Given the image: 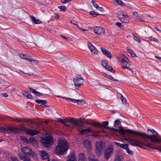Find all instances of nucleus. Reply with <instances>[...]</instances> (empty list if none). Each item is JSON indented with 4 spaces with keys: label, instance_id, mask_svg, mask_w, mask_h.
<instances>
[{
    "label": "nucleus",
    "instance_id": "obj_1",
    "mask_svg": "<svg viewBox=\"0 0 161 161\" xmlns=\"http://www.w3.org/2000/svg\"><path fill=\"white\" fill-rule=\"evenodd\" d=\"M112 130L114 131L119 132L122 136H123L127 133L129 134L138 136L143 138L144 141L142 142L140 140L125 137L124 138L125 140L133 146H138L142 147L143 145L148 146V140H147V139L150 140L152 142L158 143H159L160 142L161 143V138H160V136L158 133L153 129H148V130L151 131L152 133H155V134L154 135H150L132 130L129 129H124L122 126H120L118 128H113ZM156 149L161 152V145L159 147L156 148Z\"/></svg>",
    "mask_w": 161,
    "mask_h": 161
},
{
    "label": "nucleus",
    "instance_id": "obj_2",
    "mask_svg": "<svg viewBox=\"0 0 161 161\" xmlns=\"http://www.w3.org/2000/svg\"><path fill=\"white\" fill-rule=\"evenodd\" d=\"M69 145L64 139H59L58 141V145L56 147L55 152L58 155H64L66 154L69 149Z\"/></svg>",
    "mask_w": 161,
    "mask_h": 161
},
{
    "label": "nucleus",
    "instance_id": "obj_3",
    "mask_svg": "<svg viewBox=\"0 0 161 161\" xmlns=\"http://www.w3.org/2000/svg\"><path fill=\"white\" fill-rule=\"evenodd\" d=\"M104 148L105 146L103 142L101 141L97 142L95 145L96 154L98 157H100L102 154Z\"/></svg>",
    "mask_w": 161,
    "mask_h": 161
},
{
    "label": "nucleus",
    "instance_id": "obj_4",
    "mask_svg": "<svg viewBox=\"0 0 161 161\" xmlns=\"http://www.w3.org/2000/svg\"><path fill=\"white\" fill-rule=\"evenodd\" d=\"M119 59L121 62L122 65L121 67L123 69H127L130 71H131V69L129 68L130 64L129 62V60L125 56H122Z\"/></svg>",
    "mask_w": 161,
    "mask_h": 161
},
{
    "label": "nucleus",
    "instance_id": "obj_5",
    "mask_svg": "<svg viewBox=\"0 0 161 161\" xmlns=\"http://www.w3.org/2000/svg\"><path fill=\"white\" fill-rule=\"evenodd\" d=\"M41 142L45 147H48L52 145L53 141L51 136L47 135L45 137L42 138Z\"/></svg>",
    "mask_w": 161,
    "mask_h": 161
},
{
    "label": "nucleus",
    "instance_id": "obj_6",
    "mask_svg": "<svg viewBox=\"0 0 161 161\" xmlns=\"http://www.w3.org/2000/svg\"><path fill=\"white\" fill-rule=\"evenodd\" d=\"M22 152L26 155H28L30 157L35 158L36 155L35 153L28 147H23L21 148Z\"/></svg>",
    "mask_w": 161,
    "mask_h": 161
},
{
    "label": "nucleus",
    "instance_id": "obj_7",
    "mask_svg": "<svg viewBox=\"0 0 161 161\" xmlns=\"http://www.w3.org/2000/svg\"><path fill=\"white\" fill-rule=\"evenodd\" d=\"M113 151V148L109 147L107 148L104 153V158L108 160L112 156Z\"/></svg>",
    "mask_w": 161,
    "mask_h": 161
},
{
    "label": "nucleus",
    "instance_id": "obj_8",
    "mask_svg": "<svg viewBox=\"0 0 161 161\" xmlns=\"http://www.w3.org/2000/svg\"><path fill=\"white\" fill-rule=\"evenodd\" d=\"M66 101H70L73 103H76L78 105H82L85 103V101L84 100H75L70 98L63 97Z\"/></svg>",
    "mask_w": 161,
    "mask_h": 161
},
{
    "label": "nucleus",
    "instance_id": "obj_9",
    "mask_svg": "<svg viewBox=\"0 0 161 161\" xmlns=\"http://www.w3.org/2000/svg\"><path fill=\"white\" fill-rule=\"evenodd\" d=\"M39 153L41 158L43 160H47V161H50L49 159V155L47 152L44 150H39Z\"/></svg>",
    "mask_w": 161,
    "mask_h": 161
},
{
    "label": "nucleus",
    "instance_id": "obj_10",
    "mask_svg": "<svg viewBox=\"0 0 161 161\" xmlns=\"http://www.w3.org/2000/svg\"><path fill=\"white\" fill-rule=\"evenodd\" d=\"M118 17L120 21L123 23H127L129 20V18L128 15H125L122 14H119L118 15Z\"/></svg>",
    "mask_w": 161,
    "mask_h": 161
},
{
    "label": "nucleus",
    "instance_id": "obj_11",
    "mask_svg": "<svg viewBox=\"0 0 161 161\" xmlns=\"http://www.w3.org/2000/svg\"><path fill=\"white\" fill-rule=\"evenodd\" d=\"M93 31L94 32L98 35H100L103 34L105 30L102 26H95L93 28Z\"/></svg>",
    "mask_w": 161,
    "mask_h": 161
},
{
    "label": "nucleus",
    "instance_id": "obj_12",
    "mask_svg": "<svg viewBox=\"0 0 161 161\" xmlns=\"http://www.w3.org/2000/svg\"><path fill=\"white\" fill-rule=\"evenodd\" d=\"M83 144L88 152L91 151L92 149V146L89 140H84L83 142Z\"/></svg>",
    "mask_w": 161,
    "mask_h": 161
},
{
    "label": "nucleus",
    "instance_id": "obj_13",
    "mask_svg": "<svg viewBox=\"0 0 161 161\" xmlns=\"http://www.w3.org/2000/svg\"><path fill=\"white\" fill-rule=\"evenodd\" d=\"M69 122L75 125L76 128L78 127H81L83 125V124L82 123L81 124H79V121L78 119H70Z\"/></svg>",
    "mask_w": 161,
    "mask_h": 161
},
{
    "label": "nucleus",
    "instance_id": "obj_14",
    "mask_svg": "<svg viewBox=\"0 0 161 161\" xmlns=\"http://www.w3.org/2000/svg\"><path fill=\"white\" fill-rule=\"evenodd\" d=\"M89 49L91 51L92 54H97V52L95 47L89 42L87 43Z\"/></svg>",
    "mask_w": 161,
    "mask_h": 161
},
{
    "label": "nucleus",
    "instance_id": "obj_15",
    "mask_svg": "<svg viewBox=\"0 0 161 161\" xmlns=\"http://www.w3.org/2000/svg\"><path fill=\"white\" fill-rule=\"evenodd\" d=\"M100 49L103 54L109 58H111L112 55L109 51L103 47H101Z\"/></svg>",
    "mask_w": 161,
    "mask_h": 161
},
{
    "label": "nucleus",
    "instance_id": "obj_16",
    "mask_svg": "<svg viewBox=\"0 0 161 161\" xmlns=\"http://www.w3.org/2000/svg\"><path fill=\"white\" fill-rule=\"evenodd\" d=\"M25 132L28 134L33 136L37 135L39 132L35 130H33L31 129H26L25 130Z\"/></svg>",
    "mask_w": 161,
    "mask_h": 161
},
{
    "label": "nucleus",
    "instance_id": "obj_17",
    "mask_svg": "<svg viewBox=\"0 0 161 161\" xmlns=\"http://www.w3.org/2000/svg\"><path fill=\"white\" fill-rule=\"evenodd\" d=\"M77 158L76 157L75 153H72L68 157V160L67 161H76Z\"/></svg>",
    "mask_w": 161,
    "mask_h": 161
},
{
    "label": "nucleus",
    "instance_id": "obj_18",
    "mask_svg": "<svg viewBox=\"0 0 161 161\" xmlns=\"http://www.w3.org/2000/svg\"><path fill=\"white\" fill-rule=\"evenodd\" d=\"M78 161H87L85 156L83 153H80L79 154Z\"/></svg>",
    "mask_w": 161,
    "mask_h": 161
},
{
    "label": "nucleus",
    "instance_id": "obj_19",
    "mask_svg": "<svg viewBox=\"0 0 161 161\" xmlns=\"http://www.w3.org/2000/svg\"><path fill=\"white\" fill-rule=\"evenodd\" d=\"M19 157L20 159L24 161H31L30 158L22 154L19 155Z\"/></svg>",
    "mask_w": 161,
    "mask_h": 161
},
{
    "label": "nucleus",
    "instance_id": "obj_20",
    "mask_svg": "<svg viewBox=\"0 0 161 161\" xmlns=\"http://www.w3.org/2000/svg\"><path fill=\"white\" fill-rule=\"evenodd\" d=\"M17 121L18 122H23L24 120H25L27 122H30L31 124L34 123V121L31 119H16Z\"/></svg>",
    "mask_w": 161,
    "mask_h": 161
},
{
    "label": "nucleus",
    "instance_id": "obj_21",
    "mask_svg": "<svg viewBox=\"0 0 161 161\" xmlns=\"http://www.w3.org/2000/svg\"><path fill=\"white\" fill-rule=\"evenodd\" d=\"M91 131V129L90 128H88L86 129L82 130L80 132V133L81 135L84 134H86L88 132H90Z\"/></svg>",
    "mask_w": 161,
    "mask_h": 161
},
{
    "label": "nucleus",
    "instance_id": "obj_22",
    "mask_svg": "<svg viewBox=\"0 0 161 161\" xmlns=\"http://www.w3.org/2000/svg\"><path fill=\"white\" fill-rule=\"evenodd\" d=\"M22 93L25 97H26V98L29 99H33V97L31 95L30 93H27L26 92H22Z\"/></svg>",
    "mask_w": 161,
    "mask_h": 161
},
{
    "label": "nucleus",
    "instance_id": "obj_23",
    "mask_svg": "<svg viewBox=\"0 0 161 161\" xmlns=\"http://www.w3.org/2000/svg\"><path fill=\"white\" fill-rule=\"evenodd\" d=\"M31 19L33 22L35 24H39L41 22L39 20L36 19L35 17L32 15L31 16Z\"/></svg>",
    "mask_w": 161,
    "mask_h": 161
},
{
    "label": "nucleus",
    "instance_id": "obj_24",
    "mask_svg": "<svg viewBox=\"0 0 161 161\" xmlns=\"http://www.w3.org/2000/svg\"><path fill=\"white\" fill-rule=\"evenodd\" d=\"M31 92H33L35 95L37 96H40L42 94V93H40L36 91L35 90L32 89L30 88H29Z\"/></svg>",
    "mask_w": 161,
    "mask_h": 161
},
{
    "label": "nucleus",
    "instance_id": "obj_25",
    "mask_svg": "<svg viewBox=\"0 0 161 161\" xmlns=\"http://www.w3.org/2000/svg\"><path fill=\"white\" fill-rule=\"evenodd\" d=\"M114 161H122V158L120 156L117 154L115 156Z\"/></svg>",
    "mask_w": 161,
    "mask_h": 161
},
{
    "label": "nucleus",
    "instance_id": "obj_26",
    "mask_svg": "<svg viewBox=\"0 0 161 161\" xmlns=\"http://www.w3.org/2000/svg\"><path fill=\"white\" fill-rule=\"evenodd\" d=\"M75 87L79 88L82 84V83L80 81H73Z\"/></svg>",
    "mask_w": 161,
    "mask_h": 161
},
{
    "label": "nucleus",
    "instance_id": "obj_27",
    "mask_svg": "<svg viewBox=\"0 0 161 161\" xmlns=\"http://www.w3.org/2000/svg\"><path fill=\"white\" fill-rule=\"evenodd\" d=\"M120 96L119 97L121 100L122 102L124 104H125L126 103V100L125 98H124L123 96L121 93L119 94Z\"/></svg>",
    "mask_w": 161,
    "mask_h": 161
},
{
    "label": "nucleus",
    "instance_id": "obj_28",
    "mask_svg": "<svg viewBox=\"0 0 161 161\" xmlns=\"http://www.w3.org/2000/svg\"><path fill=\"white\" fill-rule=\"evenodd\" d=\"M105 68L107 70L112 73H114V70L113 69L112 67L109 65H107Z\"/></svg>",
    "mask_w": 161,
    "mask_h": 161
},
{
    "label": "nucleus",
    "instance_id": "obj_29",
    "mask_svg": "<svg viewBox=\"0 0 161 161\" xmlns=\"http://www.w3.org/2000/svg\"><path fill=\"white\" fill-rule=\"evenodd\" d=\"M115 2L117 4L119 5L124 6L125 4L121 0H115Z\"/></svg>",
    "mask_w": 161,
    "mask_h": 161
},
{
    "label": "nucleus",
    "instance_id": "obj_30",
    "mask_svg": "<svg viewBox=\"0 0 161 161\" xmlns=\"http://www.w3.org/2000/svg\"><path fill=\"white\" fill-rule=\"evenodd\" d=\"M148 39L151 41L154 42H158V40L157 38L152 36L148 37Z\"/></svg>",
    "mask_w": 161,
    "mask_h": 161
},
{
    "label": "nucleus",
    "instance_id": "obj_31",
    "mask_svg": "<svg viewBox=\"0 0 161 161\" xmlns=\"http://www.w3.org/2000/svg\"><path fill=\"white\" fill-rule=\"evenodd\" d=\"M92 125H93L98 126L101 128H102L103 127V126L101 125V124L98 122H94L92 123Z\"/></svg>",
    "mask_w": 161,
    "mask_h": 161
},
{
    "label": "nucleus",
    "instance_id": "obj_32",
    "mask_svg": "<svg viewBox=\"0 0 161 161\" xmlns=\"http://www.w3.org/2000/svg\"><path fill=\"white\" fill-rule=\"evenodd\" d=\"M127 52L129 53L132 57H135L136 56V54L130 49H128Z\"/></svg>",
    "mask_w": 161,
    "mask_h": 161
},
{
    "label": "nucleus",
    "instance_id": "obj_33",
    "mask_svg": "<svg viewBox=\"0 0 161 161\" xmlns=\"http://www.w3.org/2000/svg\"><path fill=\"white\" fill-rule=\"evenodd\" d=\"M29 141L30 143L32 144L36 143L37 141L36 140L32 137H30L29 139Z\"/></svg>",
    "mask_w": 161,
    "mask_h": 161
},
{
    "label": "nucleus",
    "instance_id": "obj_34",
    "mask_svg": "<svg viewBox=\"0 0 161 161\" xmlns=\"http://www.w3.org/2000/svg\"><path fill=\"white\" fill-rule=\"evenodd\" d=\"M132 35L133 36V39L134 40H135L136 41L139 43L141 42V40L139 38L137 37L134 34H132Z\"/></svg>",
    "mask_w": 161,
    "mask_h": 161
},
{
    "label": "nucleus",
    "instance_id": "obj_35",
    "mask_svg": "<svg viewBox=\"0 0 161 161\" xmlns=\"http://www.w3.org/2000/svg\"><path fill=\"white\" fill-rule=\"evenodd\" d=\"M58 8L63 11H66L67 9L66 8L65 6H58Z\"/></svg>",
    "mask_w": 161,
    "mask_h": 161
},
{
    "label": "nucleus",
    "instance_id": "obj_36",
    "mask_svg": "<svg viewBox=\"0 0 161 161\" xmlns=\"http://www.w3.org/2000/svg\"><path fill=\"white\" fill-rule=\"evenodd\" d=\"M90 14L94 17H96L97 16L99 15V14L97 13L96 12L93 11H91L90 12Z\"/></svg>",
    "mask_w": 161,
    "mask_h": 161
},
{
    "label": "nucleus",
    "instance_id": "obj_37",
    "mask_svg": "<svg viewBox=\"0 0 161 161\" xmlns=\"http://www.w3.org/2000/svg\"><path fill=\"white\" fill-rule=\"evenodd\" d=\"M20 139L25 142V143H27L28 142V140L27 139V138L25 136H20Z\"/></svg>",
    "mask_w": 161,
    "mask_h": 161
},
{
    "label": "nucleus",
    "instance_id": "obj_38",
    "mask_svg": "<svg viewBox=\"0 0 161 161\" xmlns=\"http://www.w3.org/2000/svg\"><path fill=\"white\" fill-rule=\"evenodd\" d=\"M32 58L31 56L27 55L26 58L25 59L27 60L28 62H30Z\"/></svg>",
    "mask_w": 161,
    "mask_h": 161
},
{
    "label": "nucleus",
    "instance_id": "obj_39",
    "mask_svg": "<svg viewBox=\"0 0 161 161\" xmlns=\"http://www.w3.org/2000/svg\"><path fill=\"white\" fill-rule=\"evenodd\" d=\"M108 121H103L101 125L103 126V127H105L108 125Z\"/></svg>",
    "mask_w": 161,
    "mask_h": 161
},
{
    "label": "nucleus",
    "instance_id": "obj_40",
    "mask_svg": "<svg viewBox=\"0 0 161 161\" xmlns=\"http://www.w3.org/2000/svg\"><path fill=\"white\" fill-rule=\"evenodd\" d=\"M121 147L125 149L126 150L128 148V145L127 144H122L121 145Z\"/></svg>",
    "mask_w": 161,
    "mask_h": 161
},
{
    "label": "nucleus",
    "instance_id": "obj_41",
    "mask_svg": "<svg viewBox=\"0 0 161 161\" xmlns=\"http://www.w3.org/2000/svg\"><path fill=\"white\" fill-rule=\"evenodd\" d=\"M106 77L109 79L112 80H117L115 79L113 77L110 75H106Z\"/></svg>",
    "mask_w": 161,
    "mask_h": 161
},
{
    "label": "nucleus",
    "instance_id": "obj_42",
    "mask_svg": "<svg viewBox=\"0 0 161 161\" xmlns=\"http://www.w3.org/2000/svg\"><path fill=\"white\" fill-rule=\"evenodd\" d=\"M121 123V121L118 119H116L115 121V123L114 124V126H115V125H119Z\"/></svg>",
    "mask_w": 161,
    "mask_h": 161
},
{
    "label": "nucleus",
    "instance_id": "obj_43",
    "mask_svg": "<svg viewBox=\"0 0 161 161\" xmlns=\"http://www.w3.org/2000/svg\"><path fill=\"white\" fill-rule=\"evenodd\" d=\"M107 62L106 60L102 61L101 62L103 66L105 67L107 65Z\"/></svg>",
    "mask_w": 161,
    "mask_h": 161
},
{
    "label": "nucleus",
    "instance_id": "obj_44",
    "mask_svg": "<svg viewBox=\"0 0 161 161\" xmlns=\"http://www.w3.org/2000/svg\"><path fill=\"white\" fill-rule=\"evenodd\" d=\"M92 3L93 6L96 8H97L98 6L97 4L96 3L95 1L93 0L92 1Z\"/></svg>",
    "mask_w": 161,
    "mask_h": 161
},
{
    "label": "nucleus",
    "instance_id": "obj_45",
    "mask_svg": "<svg viewBox=\"0 0 161 161\" xmlns=\"http://www.w3.org/2000/svg\"><path fill=\"white\" fill-rule=\"evenodd\" d=\"M26 55L27 54H24L23 53H20L19 54L20 57L23 59H25L26 58Z\"/></svg>",
    "mask_w": 161,
    "mask_h": 161
},
{
    "label": "nucleus",
    "instance_id": "obj_46",
    "mask_svg": "<svg viewBox=\"0 0 161 161\" xmlns=\"http://www.w3.org/2000/svg\"><path fill=\"white\" fill-rule=\"evenodd\" d=\"M30 62L32 65H36L37 64V61L35 60L33 58H32Z\"/></svg>",
    "mask_w": 161,
    "mask_h": 161
},
{
    "label": "nucleus",
    "instance_id": "obj_47",
    "mask_svg": "<svg viewBox=\"0 0 161 161\" xmlns=\"http://www.w3.org/2000/svg\"><path fill=\"white\" fill-rule=\"evenodd\" d=\"M126 152L129 154L132 155L133 154V152L131 150H130L129 148H127L126 150Z\"/></svg>",
    "mask_w": 161,
    "mask_h": 161
},
{
    "label": "nucleus",
    "instance_id": "obj_48",
    "mask_svg": "<svg viewBox=\"0 0 161 161\" xmlns=\"http://www.w3.org/2000/svg\"><path fill=\"white\" fill-rule=\"evenodd\" d=\"M98 10L100 11L101 12H103L104 11V9L102 7H100L99 6L96 8Z\"/></svg>",
    "mask_w": 161,
    "mask_h": 161
},
{
    "label": "nucleus",
    "instance_id": "obj_49",
    "mask_svg": "<svg viewBox=\"0 0 161 161\" xmlns=\"http://www.w3.org/2000/svg\"><path fill=\"white\" fill-rule=\"evenodd\" d=\"M84 80V79L83 77H76V79H73L74 80Z\"/></svg>",
    "mask_w": 161,
    "mask_h": 161
},
{
    "label": "nucleus",
    "instance_id": "obj_50",
    "mask_svg": "<svg viewBox=\"0 0 161 161\" xmlns=\"http://www.w3.org/2000/svg\"><path fill=\"white\" fill-rule=\"evenodd\" d=\"M137 22H144V20L140 18H137L136 19Z\"/></svg>",
    "mask_w": 161,
    "mask_h": 161
},
{
    "label": "nucleus",
    "instance_id": "obj_51",
    "mask_svg": "<svg viewBox=\"0 0 161 161\" xmlns=\"http://www.w3.org/2000/svg\"><path fill=\"white\" fill-rule=\"evenodd\" d=\"M11 159L12 161H18V159L14 157H11Z\"/></svg>",
    "mask_w": 161,
    "mask_h": 161
},
{
    "label": "nucleus",
    "instance_id": "obj_52",
    "mask_svg": "<svg viewBox=\"0 0 161 161\" xmlns=\"http://www.w3.org/2000/svg\"><path fill=\"white\" fill-rule=\"evenodd\" d=\"M88 159L89 161H99L97 159H95L94 158H92L90 157Z\"/></svg>",
    "mask_w": 161,
    "mask_h": 161
},
{
    "label": "nucleus",
    "instance_id": "obj_53",
    "mask_svg": "<svg viewBox=\"0 0 161 161\" xmlns=\"http://www.w3.org/2000/svg\"><path fill=\"white\" fill-rule=\"evenodd\" d=\"M70 1L71 0H61V2L63 3H66Z\"/></svg>",
    "mask_w": 161,
    "mask_h": 161
},
{
    "label": "nucleus",
    "instance_id": "obj_54",
    "mask_svg": "<svg viewBox=\"0 0 161 161\" xmlns=\"http://www.w3.org/2000/svg\"><path fill=\"white\" fill-rule=\"evenodd\" d=\"M54 15V17L56 19H58L59 18V16L57 13H55Z\"/></svg>",
    "mask_w": 161,
    "mask_h": 161
},
{
    "label": "nucleus",
    "instance_id": "obj_55",
    "mask_svg": "<svg viewBox=\"0 0 161 161\" xmlns=\"http://www.w3.org/2000/svg\"><path fill=\"white\" fill-rule=\"evenodd\" d=\"M69 22L72 24H73L74 25H76V26H77L76 23V22L74 20H70L69 21Z\"/></svg>",
    "mask_w": 161,
    "mask_h": 161
},
{
    "label": "nucleus",
    "instance_id": "obj_56",
    "mask_svg": "<svg viewBox=\"0 0 161 161\" xmlns=\"http://www.w3.org/2000/svg\"><path fill=\"white\" fill-rule=\"evenodd\" d=\"M46 103L47 102L46 100H42L40 104H41V105H43L46 104Z\"/></svg>",
    "mask_w": 161,
    "mask_h": 161
},
{
    "label": "nucleus",
    "instance_id": "obj_57",
    "mask_svg": "<svg viewBox=\"0 0 161 161\" xmlns=\"http://www.w3.org/2000/svg\"><path fill=\"white\" fill-rule=\"evenodd\" d=\"M42 100H41V99H36L35 100V102L36 103H37L40 104L41 103V102L42 101Z\"/></svg>",
    "mask_w": 161,
    "mask_h": 161
},
{
    "label": "nucleus",
    "instance_id": "obj_58",
    "mask_svg": "<svg viewBox=\"0 0 161 161\" xmlns=\"http://www.w3.org/2000/svg\"><path fill=\"white\" fill-rule=\"evenodd\" d=\"M115 25L120 27L121 26V24L120 23L117 22L115 23Z\"/></svg>",
    "mask_w": 161,
    "mask_h": 161
},
{
    "label": "nucleus",
    "instance_id": "obj_59",
    "mask_svg": "<svg viewBox=\"0 0 161 161\" xmlns=\"http://www.w3.org/2000/svg\"><path fill=\"white\" fill-rule=\"evenodd\" d=\"M92 131L95 133H100L101 132V130H98L97 131H95L94 130H92Z\"/></svg>",
    "mask_w": 161,
    "mask_h": 161
},
{
    "label": "nucleus",
    "instance_id": "obj_60",
    "mask_svg": "<svg viewBox=\"0 0 161 161\" xmlns=\"http://www.w3.org/2000/svg\"><path fill=\"white\" fill-rule=\"evenodd\" d=\"M1 95L5 97H8V95L6 93L2 94Z\"/></svg>",
    "mask_w": 161,
    "mask_h": 161
},
{
    "label": "nucleus",
    "instance_id": "obj_61",
    "mask_svg": "<svg viewBox=\"0 0 161 161\" xmlns=\"http://www.w3.org/2000/svg\"><path fill=\"white\" fill-rule=\"evenodd\" d=\"M77 27H78V29H79L80 30L82 31H86V29H84L83 28L79 27L78 26H77Z\"/></svg>",
    "mask_w": 161,
    "mask_h": 161
},
{
    "label": "nucleus",
    "instance_id": "obj_62",
    "mask_svg": "<svg viewBox=\"0 0 161 161\" xmlns=\"http://www.w3.org/2000/svg\"><path fill=\"white\" fill-rule=\"evenodd\" d=\"M58 120L59 121V122L62 123V124H64V121L62 119H59Z\"/></svg>",
    "mask_w": 161,
    "mask_h": 161
},
{
    "label": "nucleus",
    "instance_id": "obj_63",
    "mask_svg": "<svg viewBox=\"0 0 161 161\" xmlns=\"http://www.w3.org/2000/svg\"><path fill=\"white\" fill-rule=\"evenodd\" d=\"M154 28L157 31H159V32H161V30L157 27H156V26Z\"/></svg>",
    "mask_w": 161,
    "mask_h": 161
},
{
    "label": "nucleus",
    "instance_id": "obj_64",
    "mask_svg": "<svg viewBox=\"0 0 161 161\" xmlns=\"http://www.w3.org/2000/svg\"><path fill=\"white\" fill-rule=\"evenodd\" d=\"M115 144H117L118 146H119V147H121V145L122 144H120L119 143H117V142H115Z\"/></svg>",
    "mask_w": 161,
    "mask_h": 161
}]
</instances>
